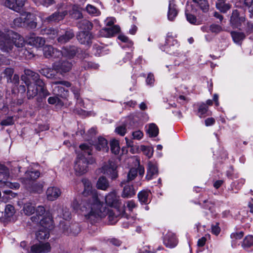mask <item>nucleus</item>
<instances>
[{"label":"nucleus","instance_id":"nucleus-1","mask_svg":"<svg viewBox=\"0 0 253 253\" xmlns=\"http://www.w3.org/2000/svg\"><path fill=\"white\" fill-rule=\"evenodd\" d=\"M82 182L84 185L83 194L85 196H89V197L83 201L81 205L77 199H74L72 204L73 209L77 211L80 210L87 219L95 220L107 215L111 223H115L118 220V214L112 210L103 207V202L100 201L97 191L92 189L88 180L83 179Z\"/></svg>","mask_w":253,"mask_h":253},{"label":"nucleus","instance_id":"nucleus-2","mask_svg":"<svg viewBox=\"0 0 253 253\" xmlns=\"http://www.w3.org/2000/svg\"><path fill=\"white\" fill-rule=\"evenodd\" d=\"M21 78L27 86V96L29 99L34 98L38 93L44 97L49 95L50 93L45 87V84L40 79L38 73L26 69Z\"/></svg>","mask_w":253,"mask_h":253},{"label":"nucleus","instance_id":"nucleus-3","mask_svg":"<svg viewBox=\"0 0 253 253\" xmlns=\"http://www.w3.org/2000/svg\"><path fill=\"white\" fill-rule=\"evenodd\" d=\"M31 219L33 222H39V229L36 233L38 240H45L49 237V230L53 227L52 217L50 213L46 212L43 206L37 208L36 216H33Z\"/></svg>","mask_w":253,"mask_h":253},{"label":"nucleus","instance_id":"nucleus-4","mask_svg":"<svg viewBox=\"0 0 253 253\" xmlns=\"http://www.w3.org/2000/svg\"><path fill=\"white\" fill-rule=\"evenodd\" d=\"M92 146L90 144L84 143L79 146L77 151V158L75 162L74 169L78 175H82L87 171V165L92 164L94 160L92 158H87L91 155Z\"/></svg>","mask_w":253,"mask_h":253},{"label":"nucleus","instance_id":"nucleus-5","mask_svg":"<svg viewBox=\"0 0 253 253\" xmlns=\"http://www.w3.org/2000/svg\"><path fill=\"white\" fill-rule=\"evenodd\" d=\"M25 41L16 33L8 31L6 34L0 31V49L3 52H8L12 48L13 44L17 47L24 46Z\"/></svg>","mask_w":253,"mask_h":253},{"label":"nucleus","instance_id":"nucleus-6","mask_svg":"<svg viewBox=\"0 0 253 253\" xmlns=\"http://www.w3.org/2000/svg\"><path fill=\"white\" fill-rule=\"evenodd\" d=\"M44 56L46 58H59L60 56L67 57L69 58L73 57L76 53V50L75 47L69 48H64L62 51L54 48L50 45H46L43 49Z\"/></svg>","mask_w":253,"mask_h":253},{"label":"nucleus","instance_id":"nucleus-7","mask_svg":"<svg viewBox=\"0 0 253 253\" xmlns=\"http://www.w3.org/2000/svg\"><path fill=\"white\" fill-rule=\"evenodd\" d=\"M34 17L30 13L24 12L21 14L20 17L14 20L13 24L17 27L27 25L31 28H36L37 24L34 21Z\"/></svg>","mask_w":253,"mask_h":253},{"label":"nucleus","instance_id":"nucleus-8","mask_svg":"<svg viewBox=\"0 0 253 253\" xmlns=\"http://www.w3.org/2000/svg\"><path fill=\"white\" fill-rule=\"evenodd\" d=\"M128 163H133V166L134 168H131L127 175V180L126 182H129L133 180L137 175L138 170L140 175H142L144 173V169L143 167L140 166L139 161L136 157H132L128 160Z\"/></svg>","mask_w":253,"mask_h":253},{"label":"nucleus","instance_id":"nucleus-9","mask_svg":"<svg viewBox=\"0 0 253 253\" xmlns=\"http://www.w3.org/2000/svg\"><path fill=\"white\" fill-rule=\"evenodd\" d=\"M179 45L176 40L172 36H168L166 44L164 46L161 47V48L169 54H176L179 51Z\"/></svg>","mask_w":253,"mask_h":253},{"label":"nucleus","instance_id":"nucleus-10","mask_svg":"<svg viewBox=\"0 0 253 253\" xmlns=\"http://www.w3.org/2000/svg\"><path fill=\"white\" fill-rule=\"evenodd\" d=\"M72 66V62L64 59L55 62L52 64V67L54 71L61 75L69 72L71 70Z\"/></svg>","mask_w":253,"mask_h":253},{"label":"nucleus","instance_id":"nucleus-11","mask_svg":"<svg viewBox=\"0 0 253 253\" xmlns=\"http://www.w3.org/2000/svg\"><path fill=\"white\" fill-rule=\"evenodd\" d=\"M117 166L112 161H109L107 164L104 165L101 169V172L105 174L109 175L112 179H115L118 177V172L116 170Z\"/></svg>","mask_w":253,"mask_h":253},{"label":"nucleus","instance_id":"nucleus-12","mask_svg":"<svg viewBox=\"0 0 253 253\" xmlns=\"http://www.w3.org/2000/svg\"><path fill=\"white\" fill-rule=\"evenodd\" d=\"M51 246L49 243H40L31 247L28 253H47L50 251Z\"/></svg>","mask_w":253,"mask_h":253},{"label":"nucleus","instance_id":"nucleus-13","mask_svg":"<svg viewBox=\"0 0 253 253\" xmlns=\"http://www.w3.org/2000/svg\"><path fill=\"white\" fill-rule=\"evenodd\" d=\"M105 202L107 205L116 209L119 208L120 205L119 197L117 195L115 191L109 193L106 196Z\"/></svg>","mask_w":253,"mask_h":253},{"label":"nucleus","instance_id":"nucleus-14","mask_svg":"<svg viewBox=\"0 0 253 253\" xmlns=\"http://www.w3.org/2000/svg\"><path fill=\"white\" fill-rule=\"evenodd\" d=\"M245 21V18L244 16H240L237 10H234L232 11L230 18V23L235 28H238Z\"/></svg>","mask_w":253,"mask_h":253},{"label":"nucleus","instance_id":"nucleus-15","mask_svg":"<svg viewBox=\"0 0 253 253\" xmlns=\"http://www.w3.org/2000/svg\"><path fill=\"white\" fill-rule=\"evenodd\" d=\"M122 186L125 185L122 194V197L124 198H129L135 194V191L132 185L126 183L125 180L121 183Z\"/></svg>","mask_w":253,"mask_h":253},{"label":"nucleus","instance_id":"nucleus-16","mask_svg":"<svg viewBox=\"0 0 253 253\" xmlns=\"http://www.w3.org/2000/svg\"><path fill=\"white\" fill-rule=\"evenodd\" d=\"M53 214L57 215L65 220H68L71 218V213L69 210L67 208L61 207L57 206L55 207L53 210Z\"/></svg>","mask_w":253,"mask_h":253},{"label":"nucleus","instance_id":"nucleus-17","mask_svg":"<svg viewBox=\"0 0 253 253\" xmlns=\"http://www.w3.org/2000/svg\"><path fill=\"white\" fill-rule=\"evenodd\" d=\"M158 173L157 165L156 163L150 161L148 163L146 178L150 180Z\"/></svg>","mask_w":253,"mask_h":253},{"label":"nucleus","instance_id":"nucleus-18","mask_svg":"<svg viewBox=\"0 0 253 253\" xmlns=\"http://www.w3.org/2000/svg\"><path fill=\"white\" fill-rule=\"evenodd\" d=\"M25 0H6L5 5L13 10L19 12L24 5Z\"/></svg>","mask_w":253,"mask_h":253},{"label":"nucleus","instance_id":"nucleus-19","mask_svg":"<svg viewBox=\"0 0 253 253\" xmlns=\"http://www.w3.org/2000/svg\"><path fill=\"white\" fill-rule=\"evenodd\" d=\"M164 243L167 247L169 248L175 247L177 245V241L174 234L169 232L165 236Z\"/></svg>","mask_w":253,"mask_h":253},{"label":"nucleus","instance_id":"nucleus-20","mask_svg":"<svg viewBox=\"0 0 253 253\" xmlns=\"http://www.w3.org/2000/svg\"><path fill=\"white\" fill-rule=\"evenodd\" d=\"M61 193L60 189L56 187H50L46 192L47 199L49 201L56 200L60 196Z\"/></svg>","mask_w":253,"mask_h":253},{"label":"nucleus","instance_id":"nucleus-21","mask_svg":"<svg viewBox=\"0 0 253 253\" xmlns=\"http://www.w3.org/2000/svg\"><path fill=\"white\" fill-rule=\"evenodd\" d=\"M26 42L29 45L35 46L36 47H40L42 46L44 43V40L39 37H36L34 34L30 36L28 38Z\"/></svg>","mask_w":253,"mask_h":253},{"label":"nucleus","instance_id":"nucleus-22","mask_svg":"<svg viewBox=\"0 0 253 253\" xmlns=\"http://www.w3.org/2000/svg\"><path fill=\"white\" fill-rule=\"evenodd\" d=\"M92 38L91 34L88 31H81L77 35L78 40L82 44H89Z\"/></svg>","mask_w":253,"mask_h":253},{"label":"nucleus","instance_id":"nucleus-23","mask_svg":"<svg viewBox=\"0 0 253 253\" xmlns=\"http://www.w3.org/2000/svg\"><path fill=\"white\" fill-rule=\"evenodd\" d=\"M120 27L117 25L108 28H104L100 31L99 35L101 37H110L119 32Z\"/></svg>","mask_w":253,"mask_h":253},{"label":"nucleus","instance_id":"nucleus-24","mask_svg":"<svg viewBox=\"0 0 253 253\" xmlns=\"http://www.w3.org/2000/svg\"><path fill=\"white\" fill-rule=\"evenodd\" d=\"M178 11L176 7V4L173 0H170L169 2V11L168 13V17L169 20L172 21L177 16Z\"/></svg>","mask_w":253,"mask_h":253},{"label":"nucleus","instance_id":"nucleus-25","mask_svg":"<svg viewBox=\"0 0 253 253\" xmlns=\"http://www.w3.org/2000/svg\"><path fill=\"white\" fill-rule=\"evenodd\" d=\"M96 149L107 152L109 150L108 142L106 139L102 137H99L94 144Z\"/></svg>","mask_w":253,"mask_h":253},{"label":"nucleus","instance_id":"nucleus-26","mask_svg":"<svg viewBox=\"0 0 253 253\" xmlns=\"http://www.w3.org/2000/svg\"><path fill=\"white\" fill-rule=\"evenodd\" d=\"M216 7L221 12L225 13L231 8V5L229 3H227L226 1L218 0L216 3Z\"/></svg>","mask_w":253,"mask_h":253},{"label":"nucleus","instance_id":"nucleus-27","mask_svg":"<svg viewBox=\"0 0 253 253\" xmlns=\"http://www.w3.org/2000/svg\"><path fill=\"white\" fill-rule=\"evenodd\" d=\"M150 194V191H141L138 194V198L140 203L142 204H147L150 200L149 198Z\"/></svg>","mask_w":253,"mask_h":253},{"label":"nucleus","instance_id":"nucleus-28","mask_svg":"<svg viewBox=\"0 0 253 253\" xmlns=\"http://www.w3.org/2000/svg\"><path fill=\"white\" fill-rule=\"evenodd\" d=\"M9 175L8 169L3 165L0 164V182L4 184Z\"/></svg>","mask_w":253,"mask_h":253},{"label":"nucleus","instance_id":"nucleus-29","mask_svg":"<svg viewBox=\"0 0 253 253\" xmlns=\"http://www.w3.org/2000/svg\"><path fill=\"white\" fill-rule=\"evenodd\" d=\"M98 189L106 190L109 186V183L107 179L104 176L100 177L96 183Z\"/></svg>","mask_w":253,"mask_h":253},{"label":"nucleus","instance_id":"nucleus-30","mask_svg":"<svg viewBox=\"0 0 253 253\" xmlns=\"http://www.w3.org/2000/svg\"><path fill=\"white\" fill-rule=\"evenodd\" d=\"M147 133L150 137H156L159 133V129L155 124H150L146 129Z\"/></svg>","mask_w":253,"mask_h":253},{"label":"nucleus","instance_id":"nucleus-31","mask_svg":"<svg viewBox=\"0 0 253 253\" xmlns=\"http://www.w3.org/2000/svg\"><path fill=\"white\" fill-rule=\"evenodd\" d=\"M53 92L62 98L66 97L68 95V90L59 85H56L53 88Z\"/></svg>","mask_w":253,"mask_h":253},{"label":"nucleus","instance_id":"nucleus-32","mask_svg":"<svg viewBox=\"0 0 253 253\" xmlns=\"http://www.w3.org/2000/svg\"><path fill=\"white\" fill-rule=\"evenodd\" d=\"M66 14L67 12L66 11H64L62 13L55 12L47 18V20L48 21H59L63 19V17L66 15Z\"/></svg>","mask_w":253,"mask_h":253},{"label":"nucleus","instance_id":"nucleus-33","mask_svg":"<svg viewBox=\"0 0 253 253\" xmlns=\"http://www.w3.org/2000/svg\"><path fill=\"white\" fill-rule=\"evenodd\" d=\"M35 210V206L31 203H27L24 204L23 208L24 213L27 215H30L34 213ZM36 216V214L35 215Z\"/></svg>","mask_w":253,"mask_h":253},{"label":"nucleus","instance_id":"nucleus-34","mask_svg":"<svg viewBox=\"0 0 253 253\" xmlns=\"http://www.w3.org/2000/svg\"><path fill=\"white\" fill-rule=\"evenodd\" d=\"M73 37L74 34L72 31H67L65 32L64 35L61 36L58 38V41L59 42L61 43H65L71 39Z\"/></svg>","mask_w":253,"mask_h":253},{"label":"nucleus","instance_id":"nucleus-35","mask_svg":"<svg viewBox=\"0 0 253 253\" xmlns=\"http://www.w3.org/2000/svg\"><path fill=\"white\" fill-rule=\"evenodd\" d=\"M53 70H54V69H53V68L51 69L48 67H45L41 69L40 73L47 78L53 79L55 76Z\"/></svg>","mask_w":253,"mask_h":253},{"label":"nucleus","instance_id":"nucleus-36","mask_svg":"<svg viewBox=\"0 0 253 253\" xmlns=\"http://www.w3.org/2000/svg\"><path fill=\"white\" fill-rule=\"evenodd\" d=\"M78 26L81 29L88 31L92 29V24L89 21L84 19L79 23Z\"/></svg>","mask_w":253,"mask_h":253},{"label":"nucleus","instance_id":"nucleus-37","mask_svg":"<svg viewBox=\"0 0 253 253\" xmlns=\"http://www.w3.org/2000/svg\"><path fill=\"white\" fill-rule=\"evenodd\" d=\"M231 34L234 42L237 43H239L245 37L242 32H232Z\"/></svg>","mask_w":253,"mask_h":253},{"label":"nucleus","instance_id":"nucleus-38","mask_svg":"<svg viewBox=\"0 0 253 253\" xmlns=\"http://www.w3.org/2000/svg\"><path fill=\"white\" fill-rule=\"evenodd\" d=\"M193 1L197 3L202 11L206 12L209 9V5L207 0H193Z\"/></svg>","mask_w":253,"mask_h":253},{"label":"nucleus","instance_id":"nucleus-39","mask_svg":"<svg viewBox=\"0 0 253 253\" xmlns=\"http://www.w3.org/2000/svg\"><path fill=\"white\" fill-rule=\"evenodd\" d=\"M111 150L113 153L118 154L120 152L119 141L116 139H113L110 142Z\"/></svg>","mask_w":253,"mask_h":253},{"label":"nucleus","instance_id":"nucleus-40","mask_svg":"<svg viewBox=\"0 0 253 253\" xmlns=\"http://www.w3.org/2000/svg\"><path fill=\"white\" fill-rule=\"evenodd\" d=\"M48 102L50 104L61 107L63 106L64 103L57 96L49 97L48 98Z\"/></svg>","mask_w":253,"mask_h":253},{"label":"nucleus","instance_id":"nucleus-41","mask_svg":"<svg viewBox=\"0 0 253 253\" xmlns=\"http://www.w3.org/2000/svg\"><path fill=\"white\" fill-rule=\"evenodd\" d=\"M40 175V173L39 171H27L25 173V176L26 178L29 180H35L38 178Z\"/></svg>","mask_w":253,"mask_h":253},{"label":"nucleus","instance_id":"nucleus-42","mask_svg":"<svg viewBox=\"0 0 253 253\" xmlns=\"http://www.w3.org/2000/svg\"><path fill=\"white\" fill-rule=\"evenodd\" d=\"M42 32L43 34L49 35L50 39H54L58 35L56 30L50 28L45 29Z\"/></svg>","mask_w":253,"mask_h":253},{"label":"nucleus","instance_id":"nucleus-43","mask_svg":"<svg viewBox=\"0 0 253 253\" xmlns=\"http://www.w3.org/2000/svg\"><path fill=\"white\" fill-rule=\"evenodd\" d=\"M140 150L148 158H151L153 154V149L151 147L142 145L140 146Z\"/></svg>","mask_w":253,"mask_h":253},{"label":"nucleus","instance_id":"nucleus-44","mask_svg":"<svg viewBox=\"0 0 253 253\" xmlns=\"http://www.w3.org/2000/svg\"><path fill=\"white\" fill-rule=\"evenodd\" d=\"M253 246V236H248L243 240L242 247L244 248H249Z\"/></svg>","mask_w":253,"mask_h":253},{"label":"nucleus","instance_id":"nucleus-45","mask_svg":"<svg viewBox=\"0 0 253 253\" xmlns=\"http://www.w3.org/2000/svg\"><path fill=\"white\" fill-rule=\"evenodd\" d=\"M208 107L207 105L203 103L199 106L198 109V115L200 118L205 117V114L208 112Z\"/></svg>","mask_w":253,"mask_h":253},{"label":"nucleus","instance_id":"nucleus-46","mask_svg":"<svg viewBox=\"0 0 253 253\" xmlns=\"http://www.w3.org/2000/svg\"><path fill=\"white\" fill-rule=\"evenodd\" d=\"M13 69L11 68H7L4 70L3 74L4 75V77H6L7 78V82L12 81L11 78L13 74Z\"/></svg>","mask_w":253,"mask_h":253},{"label":"nucleus","instance_id":"nucleus-47","mask_svg":"<svg viewBox=\"0 0 253 253\" xmlns=\"http://www.w3.org/2000/svg\"><path fill=\"white\" fill-rule=\"evenodd\" d=\"M15 212L14 208L11 205H7L5 208V213L7 217H11Z\"/></svg>","mask_w":253,"mask_h":253},{"label":"nucleus","instance_id":"nucleus-48","mask_svg":"<svg viewBox=\"0 0 253 253\" xmlns=\"http://www.w3.org/2000/svg\"><path fill=\"white\" fill-rule=\"evenodd\" d=\"M143 133L140 130H137L132 132V138L133 139L139 140L143 137Z\"/></svg>","mask_w":253,"mask_h":253},{"label":"nucleus","instance_id":"nucleus-49","mask_svg":"<svg viewBox=\"0 0 253 253\" xmlns=\"http://www.w3.org/2000/svg\"><path fill=\"white\" fill-rule=\"evenodd\" d=\"M185 15L187 21L193 24H199V22L197 21L196 17L192 14H189L186 11Z\"/></svg>","mask_w":253,"mask_h":253},{"label":"nucleus","instance_id":"nucleus-50","mask_svg":"<svg viewBox=\"0 0 253 253\" xmlns=\"http://www.w3.org/2000/svg\"><path fill=\"white\" fill-rule=\"evenodd\" d=\"M115 131L117 134L124 136L126 132V126L125 125L118 126L116 128Z\"/></svg>","mask_w":253,"mask_h":253},{"label":"nucleus","instance_id":"nucleus-51","mask_svg":"<svg viewBox=\"0 0 253 253\" xmlns=\"http://www.w3.org/2000/svg\"><path fill=\"white\" fill-rule=\"evenodd\" d=\"M86 9L87 12L90 14L97 15L99 13V11L96 9V8L90 4H88L86 6Z\"/></svg>","mask_w":253,"mask_h":253},{"label":"nucleus","instance_id":"nucleus-52","mask_svg":"<svg viewBox=\"0 0 253 253\" xmlns=\"http://www.w3.org/2000/svg\"><path fill=\"white\" fill-rule=\"evenodd\" d=\"M210 30L212 33H217L222 31V28L220 26L216 24H212L210 26Z\"/></svg>","mask_w":253,"mask_h":253},{"label":"nucleus","instance_id":"nucleus-53","mask_svg":"<svg viewBox=\"0 0 253 253\" xmlns=\"http://www.w3.org/2000/svg\"><path fill=\"white\" fill-rule=\"evenodd\" d=\"M4 185L12 189H18L20 187L19 184L17 182L12 183L7 181L5 182Z\"/></svg>","mask_w":253,"mask_h":253},{"label":"nucleus","instance_id":"nucleus-54","mask_svg":"<svg viewBox=\"0 0 253 253\" xmlns=\"http://www.w3.org/2000/svg\"><path fill=\"white\" fill-rule=\"evenodd\" d=\"M13 120L12 117H8L0 123L1 125L2 126H9L13 124Z\"/></svg>","mask_w":253,"mask_h":253},{"label":"nucleus","instance_id":"nucleus-55","mask_svg":"<svg viewBox=\"0 0 253 253\" xmlns=\"http://www.w3.org/2000/svg\"><path fill=\"white\" fill-rule=\"evenodd\" d=\"M243 236L242 232L233 233L231 234V238L234 240L241 239Z\"/></svg>","mask_w":253,"mask_h":253},{"label":"nucleus","instance_id":"nucleus-56","mask_svg":"<svg viewBox=\"0 0 253 253\" xmlns=\"http://www.w3.org/2000/svg\"><path fill=\"white\" fill-rule=\"evenodd\" d=\"M220 228L218 226V224H216L215 225H211V232L215 235H218L219 233H220Z\"/></svg>","mask_w":253,"mask_h":253},{"label":"nucleus","instance_id":"nucleus-57","mask_svg":"<svg viewBox=\"0 0 253 253\" xmlns=\"http://www.w3.org/2000/svg\"><path fill=\"white\" fill-rule=\"evenodd\" d=\"M51 84L55 85L62 84L67 87H70L71 85L70 82L65 81L53 82Z\"/></svg>","mask_w":253,"mask_h":253},{"label":"nucleus","instance_id":"nucleus-58","mask_svg":"<svg viewBox=\"0 0 253 253\" xmlns=\"http://www.w3.org/2000/svg\"><path fill=\"white\" fill-rule=\"evenodd\" d=\"M155 81L154 75L152 74H149L146 79V84L148 85H152Z\"/></svg>","mask_w":253,"mask_h":253},{"label":"nucleus","instance_id":"nucleus-59","mask_svg":"<svg viewBox=\"0 0 253 253\" xmlns=\"http://www.w3.org/2000/svg\"><path fill=\"white\" fill-rule=\"evenodd\" d=\"M126 207L129 211H132L135 207V204L133 201H128L126 203Z\"/></svg>","mask_w":253,"mask_h":253},{"label":"nucleus","instance_id":"nucleus-60","mask_svg":"<svg viewBox=\"0 0 253 253\" xmlns=\"http://www.w3.org/2000/svg\"><path fill=\"white\" fill-rule=\"evenodd\" d=\"M105 22L106 25L107 26H110L114 24V23L116 22V20L113 17H110V18H107L105 20Z\"/></svg>","mask_w":253,"mask_h":253},{"label":"nucleus","instance_id":"nucleus-61","mask_svg":"<svg viewBox=\"0 0 253 253\" xmlns=\"http://www.w3.org/2000/svg\"><path fill=\"white\" fill-rule=\"evenodd\" d=\"M205 122L206 126H210L214 124L215 120L212 118H209L207 119Z\"/></svg>","mask_w":253,"mask_h":253},{"label":"nucleus","instance_id":"nucleus-62","mask_svg":"<svg viewBox=\"0 0 253 253\" xmlns=\"http://www.w3.org/2000/svg\"><path fill=\"white\" fill-rule=\"evenodd\" d=\"M206 238L205 237H202L201 239H199L197 242V245L199 247H203L205 245L206 242Z\"/></svg>","mask_w":253,"mask_h":253},{"label":"nucleus","instance_id":"nucleus-63","mask_svg":"<svg viewBox=\"0 0 253 253\" xmlns=\"http://www.w3.org/2000/svg\"><path fill=\"white\" fill-rule=\"evenodd\" d=\"M118 39L123 42H129L128 38L124 35H120L118 36Z\"/></svg>","mask_w":253,"mask_h":253},{"label":"nucleus","instance_id":"nucleus-64","mask_svg":"<svg viewBox=\"0 0 253 253\" xmlns=\"http://www.w3.org/2000/svg\"><path fill=\"white\" fill-rule=\"evenodd\" d=\"M110 242L114 245L115 246H120L121 244V242L117 240V239H112L111 241H110Z\"/></svg>","mask_w":253,"mask_h":253}]
</instances>
